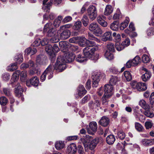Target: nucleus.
Listing matches in <instances>:
<instances>
[{
  "instance_id": "nucleus-1",
  "label": "nucleus",
  "mask_w": 154,
  "mask_h": 154,
  "mask_svg": "<svg viewBox=\"0 0 154 154\" xmlns=\"http://www.w3.org/2000/svg\"><path fill=\"white\" fill-rule=\"evenodd\" d=\"M75 57L73 53L69 52L65 54L63 56L58 57L55 65L59 72H62L66 67L65 63L72 62L74 60Z\"/></svg>"
},
{
  "instance_id": "nucleus-2",
  "label": "nucleus",
  "mask_w": 154,
  "mask_h": 154,
  "mask_svg": "<svg viewBox=\"0 0 154 154\" xmlns=\"http://www.w3.org/2000/svg\"><path fill=\"white\" fill-rule=\"evenodd\" d=\"M52 23L50 22L47 23L44 26L43 29L44 33H46L47 36L52 38L50 41L52 43H56L60 40V36L57 32V29L53 28Z\"/></svg>"
},
{
  "instance_id": "nucleus-3",
  "label": "nucleus",
  "mask_w": 154,
  "mask_h": 154,
  "mask_svg": "<svg viewBox=\"0 0 154 154\" xmlns=\"http://www.w3.org/2000/svg\"><path fill=\"white\" fill-rule=\"evenodd\" d=\"M78 42L81 46L84 47L85 46H95L96 45L95 42L96 41L97 42H99L100 40L99 39L95 37L91 34L89 33L88 34V38L89 40H87L85 37H78Z\"/></svg>"
},
{
  "instance_id": "nucleus-4",
  "label": "nucleus",
  "mask_w": 154,
  "mask_h": 154,
  "mask_svg": "<svg viewBox=\"0 0 154 154\" xmlns=\"http://www.w3.org/2000/svg\"><path fill=\"white\" fill-rule=\"evenodd\" d=\"M80 140L85 148L88 146V144L91 141L89 144V147L91 150L94 149L99 142V139L98 138H96L93 140L92 137L88 135H86L81 138Z\"/></svg>"
},
{
  "instance_id": "nucleus-5",
  "label": "nucleus",
  "mask_w": 154,
  "mask_h": 154,
  "mask_svg": "<svg viewBox=\"0 0 154 154\" xmlns=\"http://www.w3.org/2000/svg\"><path fill=\"white\" fill-rule=\"evenodd\" d=\"M55 69L57 71L59 72L57 68L55 65L50 64L46 69L41 76V80L42 81H44L46 76H48V79H49L53 77V72Z\"/></svg>"
},
{
  "instance_id": "nucleus-6",
  "label": "nucleus",
  "mask_w": 154,
  "mask_h": 154,
  "mask_svg": "<svg viewBox=\"0 0 154 154\" xmlns=\"http://www.w3.org/2000/svg\"><path fill=\"white\" fill-rule=\"evenodd\" d=\"M88 16L90 20H93L97 17V8L93 5H90L87 9Z\"/></svg>"
},
{
  "instance_id": "nucleus-7",
  "label": "nucleus",
  "mask_w": 154,
  "mask_h": 154,
  "mask_svg": "<svg viewBox=\"0 0 154 154\" xmlns=\"http://www.w3.org/2000/svg\"><path fill=\"white\" fill-rule=\"evenodd\" d=\"M89 30L93 32L97 36H99L103 33V31L98 24L95 22L91 23L89 26Z\"/></svg>"
},
{
  "instance_id": "nucleus-8",
  "label": "nucleus",
  "mask_w": 154,
  "mask_h": 154,
  "mask_svg": "<svg viewBox=\"0 0 154 154\" xmlns=\"http://www.w3.org/2000/svg\"><path fill=\"white\" fill-rule=\"evenodd\" d=\"M94 46L89 45L85 47L83 50V55L87 58H91L96 50Z\"/></svg>"
},
{
  "instance_id": "nucleus-9",
  "label": "nucleus",
  "mask_w": 154,
  "mask_h": 154,
  "mask_svg": "<svg viewBox=\"0 0 154 154\" xmlns=\"http://www.w3.org/2000/svg\"><path fill=\"white\" fill-rule=\"evenodd\" d=\"M104 94L106 96L111 97L113 94V87L111 85L106 84L104 85Z\"/></svg>"
},
{
  "instance_id": "nucleus-10",
  "label": "nucleus",
  "mask_w": 154,
  "mask_h": 154,
  "mask_svg": "<svg viewBox=\"0 0 154 154\" xmlns=\"http://www.w3.org/2000/svg\"><path fill=\"white\" fill-rule=\"evenodd\" d=\"M101 74L100 73H97L93 75L92 76L93 79L92 86L96 88L98 85V82L100 80V77Z\"/></svg>"
},
{
  "instance_id": "nucleus-11",
  "label": "nucleus",
  "mask_w": 154,
  "mask_h": 154,
  "mask_svg": "<svg viewBox=\"0 0 154 154\" xmlns=\"http://www.w3.org/2000/svg\"><path fill=\"white\" fill-rule=\"evenodd\" d=\"M47 57L42 55L38 56L36 59L37 63L40 65H43L47 63Z\"/></svg>"
},
{
  "instance_id": "nucleus-12",
  "label": "nucleus",
  "mask_w": 154,
  "mask_h": 154,
  "mask_svg": "<svg viewBox=\"0 0 154 154\" xmlns=\"http://www.w3.org/2000/svg\"><path fill=\"white\" fill-rule=\"evenodd\" d=\"M89 125L90 129L88 130V133L89 134H94L97 131V124L96 122H91L89 123Z\"/></svg>"
},
{
  "instance_id": "nucleus-13",
  "label": "nucleus",
  "mask_w": 154,
  "mask_h": 154,
  "mask_svg": "<svg viewBox=\"0 0 154 154\" xmlns=\"http://www.w3.org/2000/svg\"><path fill=\"white\" fill-rule=\"evenodd\" d=\"M61 0H51L50 2L48 4L46 5L43 7V10L45 12H49L50 10V7L51 6L52 3L55 4H59L61 2Z\"/></svg>"
},
{
  "instance_id": "nucleus-14",
  "label": "nucleus",
  "mask_w": 154,
  "mask_h": 154,
  "mask_svg": "<svg viewBox=\"0 0 154 154\" xmlns=\"http://www.w3.org/2000/svg\"><path fill=\"white\" fill-rule=\"evenodd\" d=\"M77 150V148L75 144L72 143L67 147V151L68 154H75Z\"/></svg>"
},
{
  "instance_id": "nucleus-15",
  "label": "nucleus",
  "mask_w": 154,
  "mask_h": 154,
  "mask_svg": "<svg viewBox=\"0 0 154 154\" xmlns=\"http://www.w3.org/2000/svg\"><path fill=\"white\" fill-rule=\"evenodd\" d=\"M112 39V33L111 32H107L105 33L102 36V40L104 42L111 40Z\"/></svg>"
},
{
  "instance_id": "nucleus-16",
  "label": "nucleus",
  "mask_w": 154,
  "mask_h": 154,
  "mask_svg": "<svg viewBox=\"0 0 154 154\" xmlns=\"http://www.w3.org/2000/svg\"><path fill=\"white\" fill-rule=\"evenodd\" d=\"M70 32L68 29L63 30L61 33L60 37L62 39L65 40L68 38L70 35Z\"/></svg>"
},
{
  "instance_id": "nucleus-17",
  "label": "nucleus",
  "mask_w": 154,
  "mask_h": 154,
  "mask_svg": "<svg viewBox=\"0 0 154 154\" xmlns=\"http://www.w3.org/2000/svg\"><path fill=\"white\" fill-rule=\"evenodd\" d=\"M100 124L104 127L107 126L109 123V119L105 116L103 117L99 122Z\"/></svg>"
},
{
  "instance_id": "nucleus-18",
  "label": "nucleus",
  "mask_w": 154,
  "mask_h": 154,
  "mask_svg": "<svg viewBox=\"0 0 154 154\" xmlns=\"http://www.w3.org/2000/svg\"><path fill=\"white\" fill-rule=\"evenodd\" d=\"M147 86L144 83H138L136 85L135 89L139 91H143L147 89Z\"/></svg>"
},
{
  "instance_id": "nucleus-19",
  "label": "nucleus",
  "mask_w": 154,
  "mask_h": 154,
  "mask_svg": "<svg viewBox=\"0 0 154 154\" xmlns=\"http://www.w3.org/2000/svg\"><path fill=\"white\" fill-rule=\"evenodd\" d=\"M141 142L144 146H151L154 144V139H144L141 140Z\"/></svg>"
},
{
  "instance_id": "nucleus-20",
  "label": "nucleus",
  "mask_w": 154,
  "mask_h": 154,
  "mask_svg": "<svg viewBox=\"0 0 154 154\" xmlns=\"http://www.w3.org/2000/svg\"><path fill=\"white\" fill-rule=\"evenodd\" d=\"M23 90L20 84L17 83L15 88V93L17 97H20L22 95Z\"/></svg>"
},
{
  "instance_id": "nucleus-21",
  "label": "nucleus",
  "mask_w": 154,
  "mask_h": 154,
  "mask_svg": "<svg viewBox=\"0 0 154 154\" xmlns=\"http://www.w3.org/2000/svg\"><path fill=\"white\" fill-rule=\"evenodd\" d=\"M105 17L103 16H99L97 18L98 23L102 26L106 27L107 25V23L103 19Z\"/></svg>"
},
{
  "instance_id": "nucleus-22",
  "label": "nucleus",
  "mask_w": 154,
  "mask_h": 154,
  "mask_svg": "<svg viewBox=\"0 0 154 154\" xmlns=\"http://www.w3.org/2000/svg\"><path fill=\"white\" fill-rule=\"evenodd\" d=\"M106 140L107 144L109 145H112L114 143L116 139L114 135L110 134L106 137Z\"/></svg>"
},
{
  "instance_id": "nucleus-23",
  "label": "nucleus",
  "mask_w": 154,
  "mask_h": 154,
  "mask_svg": "<svg viewBox=\"0 0 154 154\" xmlns=\"http://www.w3.org/2000/svg\"><path fill=\"white\" fill-rule=\"evenodd\" d=\"M76 61L80 63L84 62L87 61V59L83 55L79 54L76 57Z\"/></svg>"
},
{
  "instance_id": "nucleus-24",
  "label": "nucleus",
  "mask_w": 154,
  "mask_h": 154,
  "mask_svg": "<svg viewBox=\"0 0 154 154\" xmlns=\"http://www.w3.org/2000/svg\"><path fill=\"white\" fill-rule=\"evenodd\" d=\"M20 74V71L19 70H17L13 73L11 79L12 82H15L18 79Z\"/></svg>"
},
{
  "instance_id": "nucleus-25",
  "label": "nucleus",
  "mask_w": 154,
  "mask_h": 154,
  "mask_svg": "<svg viewBox=\"0 0 154 154\" xmlns=\"http://www.w3.org/2000/svg\"><path fill=\"white\" fill-rule=\"evenodd\" d=\"M55 146L57 150H59L64 147L65 144L63 141H57L55 143Z\"/></svg>"
},
{
  "instance_id": "nucleus-26",
  "label": "nucleus",
  "mask_w": 154,
  "mask_h": 154,
  "mask_svg": "<svg viewBox=\"0 0 154 154\" xmlns=\"http://www.w3.org/2000/svg\"><path fill=\"white\" fill-rule=\"evenodd\" d=\"M139 105L145 110L150 109L149 105L143 100H141L139 101Z\"/></svg>"
},
{
  "instance_id": "nucleus-27",
  "label": "nucleus",
  "mask_w": 154,
  "mask_h": 154,
  "mask_svg": "<svg viewBox=\"0 0 154 154\" xmlns=\"http://www.w3.org/2000/svg\"><path fill=\"white\" fill-rule=\"evenodd\" d=\"M30 82L31 85L34 86H37L39 83V79L36 76L32 78Z\"/></svg>"
},
{
  "instance_id": "nucleus-28",
  "label": "nucleus",
  "mask_w": 154,
  "mask_h": 154,
  "mask_svg": "<svg viewBox=\"0 0 154 154\" xmlns=\"http://www.w3.org/2000/svg\"><path fill=\"white\" fill-rule=\"evenodd\" d=\"M151 76V74L149 71H147L141 76L143 81L146 82L148 80Z\"/></svg>"
},
{
  "instance_id": "nucleus-29",
  "label": "nucleus",
  "mask_w": 154,
  "mask_h": 154,
  "mask_svg": "<svg viewBox=\"0 0 154 154\" xmlns=\"http://www.w3.org/2000/svg\"><path fill=\"white\" fill-rule=\"evenodd\" d=\"M52 46L51 45H48L45 48V51L50 56H52L54 54Z\"/></svg>"
},
{
  "instance_id": "nucleus-30",
  "label": "nucleus",
  "mask_w": 154,
  "mask_h": 154,
  "mask_svg": "<svg viewBox=\"0 0 154 154\" xmlns=\"http://www.w3.org/2000/svg\"><path fill=\"white\" fill-rule=\"evenodd\" d=\"M119 24L116 21H114L110 25V29L113 31H117L119 29Z\"/></svg>"
},
{
  "instance_id": "nucleus-31",
  "label": "nucleus",
  "mask_w": 154,
  "mask_h": 154,
  "mask_svg": "<svg viewBox=\"0 0 154 154\" xmlns=\"http://www.w3.org/2000/svg\"><path fill=\"white\" fill-rule=\"evenodd\" d=\"M129 23V19L128 17H126L125 21L121 24L120 26V29L121 30H123L124 29L128 26Z\"/></svg>"
},
{
  "instance_id": "nucleus-32",
  "label": "nucleus",
  "mask_w": 154,
  "mask_h": 154,
  "mask_svg": "<svg viewBox=\"0 0 154 154\" xmlns=\"http://www.w3.org/2000/svg\"><path fill=\"white\" fill-rule=\"evenodd\" d=\"M112 9L110 5H107L105 10L104 14L106 15H108L110 14L112 12Z\"/></svg>"
},
{
  "instance_id": "nucleus-33",
  "label": "nucleus",
  "mask_w": 154,
  "mask_h": 154,
  "mask_svg": "<svg viewBox=\"0 0 154 154\" xmlns=\"http://www.w3.org/2000/svg\"><path fill=\"white\" fill-rule=\"evenodd\" d=\"M23 59L22 54H20L15 57L14 60L18 63L20 64L23 61Z\"/></svg>"
},
{
  "instance_id": "nucleus-34",
  "label": "nucleus",
  "mask_w": 154,
  "mask_h": 154,
  "mask_svg": "<svg viewBox=\"0 0 154 154\" xmlns=\"http://www.w3.org/2000/svg\"><path fill=\"white\" fill-rule=\"evenodd\" d=\"M119 80L118 78L116 76H112L109 81V83L112 86L115 85Z\"/></svg>"
},
{
  "instance_id": "nucleus-35",
  "label": "nucleus",
  "mask_w": 154,
  "mask_h": 154,
  "mask_svg": "<svg viewBox=\"0 0 154 154\" xmlns=\"http://www.w3.org/2000/svg\"><path fill=\"white\" fill-rule=\"evenodd\" d=\"M105 57L108 60H111L113 58V56L111 52L106 50L105 54Z\"/></svg>"
},
{
  "instance_id": "nucleus-36",
  "label": "nucleus",
  "mask_w": 154,
  "mask_h": 154,
  "mask_svg": "<svg viewBox=\"0 0 154 154\" xmlns=\"http://www.w3.org/2000/svg\"><path fill=\"white\" fill-rule=\"evenodd\" d=\"M82 25L81 22L80 21H78L75 23L73 28L75 30H79L81 29Z\"/></svg>"
},
{
  "instance_id": "nucleus-37",
  "label": "nucleus",
  "mask_w": 154,
  "mask_h": 154,
  "mask_svg": "<svg viewBox=\"0 0 154 154\" xmlns=\"http://www.w3.org/2000/svg\"><path fill=\"white\" fill-rule=\"evenodd\" d=\"M8 99L4 96H2L0 97V104L2 106L6 105L8 103Z\"/></svg>"
},
{
  "instance_id": "nucleus-38",
  "label": "nucleus",
  "mask_w": 154,
  "mask_h": 154,
  "mask_svg": "<svg viewBox=\"0 0 154 154\" xmlns=\"http://www.w3.org/2000/svg\"><path fill=\"white\" fill-rule=\"evenodd\" d=\"M115 47L118 51H121L125 47L122 43L120 44L119 42H116L115 43Z\"/></svg>"
},
{
  "instance_id": "nucleus-39",
  "label": "nucleus",
  "mask_w": 154,
  "mask_h": 154,
  "mask_svg": "<svg viewBox=\"0 0 154 154\" xmlns=\"http://www.w3.org/2000/svg\"><path fill=\"white\" fill-rule=\"evenodd\" d=\"M135 126L136 130L139 132H142L144 130L143 127L139 123L135 122Z\"/></svg>"
},
{
  "instance_id": "nucleus-40",
  "label": "nucleus",
  "mask_w": 154,
  "mask_h": 154,
  "mask_svg": "<svg viewBox=\"0 0 154 154\" xmlns=\"http://www.w3.org/2000/svg\"><path fill=\"white\" fill-rule=\"evenodd\" d=\"M124 73V75L128 81H130L132 79L131 75L129 71H125Z\"/></svg>"
},
{
  "instance_id": "nucleus-41",
  "label": "nucleus",
  "mask_w": 154,
  "mask_h": 154,
  "mask_svg": "<svg viewBox=\"0 0 154 154\" xmlns=\"http://www.w3.org/2000/svg\"><path fill=\"white\" fill-rule=\"evenodd\" d=\"M81 21L85 26H86L88 24L89 19L88 17L86 15H84L81 20Z\"/></svg>"
},
{
  "instance_id": "nucleus-42",
  "label": "nucleus",
  "mask_w": 154,
  "mask_h": 154,
  "mask_svg": "<svg viewBox=\"0 0 154 154\" xmlns=\"http://www.w3.org/2000/svg\"><path fill=\"white\" fill-rule=\"evenodd\" d=\"M140 60V58L138 56H136L132 60H131L134 66L137 65Z\"/></svg>"
},
{
  "instance_id": "nucleus-43",
  "label": "nucleus",
  "mask_w": 154,
  "mask_h": 154,
  "mask_svg": "<svg viewBox=\"0 0 154 154\" xmlns=\"http://www.w3.org/2000/svg\"><path fill=\"white\" fill-rule=\"evenodd\" d=\"M20 79L22 81H24L26 79L27 76V72L26 71H23L20 72Z\"/></svg>"
},
{
  "instance_id": "nucleus-44",
  "label": "nucleus",
  "mask_w": 154,
  "mask_h": 154,
  "mask_svg": "<svg viewBox=\"0 0 154 154\" xmlns=\"http://www.w3.org/2000/svg\"><path fill=\"white\" fill-rule=\"evenodd\" d=\"M59 46L63 49H66L67 48L69 43L65 41H61L59 43Z\"/></svg>"
},
{
  "instance_id": "nucleus-45",
  "label": "nucleus",
  "mask_w": 154,
  "mask_h": 154,
  "mask_svg": "<svg viewBox=\"0 0 154 154\" xmlns=\"http://www.w3.org/2000/svg\"><path fill=\"white\" fill-rule=\"evenodd\" d=\"M150 109H146L144 112V114L147 117L150 118H152L154 116V114L150 112Z\"/></svg>"
},
{
  "instance_id": "nucleus-46",
  "label": "nucleus",
  "mask_w": 154,
  "mask_h": 154,
  "mask_svg": "<svg viewBox=\"0 0 154 154\" xmlns=\"http://www.w3.org/2000/svg\"><path fill=\"white\" fill-rule=\"evenodd\" d=\"M17 68L16 63H14L11 64L8 67V69L10 71H13L16 70Z\"/></svg>"
},
{
  "instance_id": "nucleus-47",
  "label": "nucleus",
  "mask_w": 154,
  "mask_h": 154,
  "mask_svg": "<svg viewBox=\"0 0 154 154\" xmlns=\"http://www.w3.org/2000/svg\"><path fill=\"white\" fill-rule=\"evenodd\" d=\"M108 97V96H106L104 94L103 96L102 99V104L103 105H104L105 106H106L108 105V102L107 101V100L109 97Z\"/></svg>"
},
{
  "instance_id": "nucleus-48",
  "label": "nucleus",
  "mask_w": 154,
  "mask_h": 154,
  "mask_svg": "<svg viewBox=\"0 0 154 154\" xmlns=\"http://www.w3.org/2000/svg\"><path fill=\"white\" fill-rule=\"evenodd\" d=\"M118 137L121 140L123 139L125 137V134L122 131H120L117 132Z\"/></svg>"
},
{
  "instance_id": "nucleus-49",
  "label": "nucleus",
  "mask_w": 154,
  "mask_h": 154,
  "mask_svg": "<svg viewBox=\"0 0 154 154\" xmlns=\"http://www.w3.org/2000/svg\"><path fill=\"white\" fill-rule=\"evenodd\" d=\"M108 50L110 52H113L114 50V44L112 43H109L107 45Z\"/></svg>"
},
{
  "instance_id": "nucleus-50",
  "label": "nucleus",
  "mask_w": 154,
  "mask_h": 154,
  "mask_svg": "<svg viewBox=\"0 0 154 154\" xmlns=\"http://www.w3.org/2000/svg\"><path fill=\"white\" fill-rule=\"evenodd\" d=\"M142 60L144 63H146L149 62L150 59L148 55L144 54L142 57Z\"/></svg>"
},
{
  "instance_id": "nucleus-51",
  "label": "nucleus",
  "mask_w": 154,
  "mask_h": 154,
  "mask_svg": "<svg viewBox=\"0 0 154 154\" xmlns=\"http://www.w3.org/2000/svg\"><path fill=\"white\" fill-rule=\"evenodd\" d=\"M90 95H87L85 96L82 100L81 103L83 104L87 103L90 99Z\"/></svg>"
},
{
  "instance_id": "nucleus-52",
  "label": "nucleus",
  "mask_w": 154,
  "mask_h": 154,
  "mask_svg": "<svg viewBox=\"0 0 154 154\" xmlns=\"http://www.w3.org/2000/svg\"><path fill=\"white\" fill-rule=\"evenodd\" d=\"M41 40L38 38L36 39L35 41L32 44V45L33 46L35 47H37L39 46L40 44H41Z\"/></svg>"
},
{
  "instance_id": "nucleus-53",
  "label": "nucleus",
  "mask_w": 154,
  "mask_h": 154,
  "mask_svg": "<svg viewBox=\"0 0 154 154\" xmlns=\"http://www.w3.org/2000/svg\"><path fill=\"white\" fill-rule=\"evenodd\" d=\"M77 149H78V152L79 154H85V152L83 147L81 145H78V146Z\"/></svg>"
},
{
  "instance_id": "nucleus-54",
  "label": "nucleus",
  "mask_w": 154,
  "mask_h": 154,
  "mask_svg": "<svg viewBox=\"0 0 154 154\" xmlns=\"http://www.w3.org/2000/svg\"><path fill=\"white\" fill-rule=\"evenodd\" d=\"M146 33L148 36L153 35L154 33V29L152 27L148 28L147 30Z\"/></svg>"
},
{
  "instance_id": "nucleus-55",
  "label": "nucleus",
  "mask_w": 154,
  "mask_h": 154,
  "mask_svg": "<svg viewBox=\"0 0 154 154\" xmlns=\"http://www.w3.org/2000/svg\"><path fill=\"white\" fill-rule=\"evenodd\" d=\"M122 44L125 46V47L128 46L130 44V41L128 38H126L124 41L122 43Z\"/></svg>"
},
{
  "instance_id": "nucleus-56",
  "label": "nucleus",
  "mask_w": 154,
  "mask_h": 154,
  "mask_svg": "<svg viewBox=\"0 0 154 154\" xmlns=\"http://www.w3.org/2000/svg\"><path fill=\"white\" fill-rule=\"evenodd\" d=\"M10 75L9 74L7 73H4L2 75V79L5 81H7L9 80L10 78Z\"/></svg>"
},
{
  "instance_id": "nucleus-57",
  "label": "nucleus",
  "mask_w": 154,
  "mask_h": 154,
  "mask_svg": "<svg viewBox=\"0 0 154 154\" xmlns=\"http://www.w3.org/2000/svg\"><path fill=\"white\" fill-rule=\"evenodd\" d=\"M145 125L146 129H149L152 128L153 124L151 122L147 121L145 122Z\"/></svg>"
},
{
  "instance_id": "nucleus-58",
  "label": "nucleus",
  "mask_w": 154,
  "mask_h": 154,
  "mask_svg": "<svg viewBox=\"0 0 154 154\" xmlns=\"http://www.w3.org/2000/svg\"><path fill=\"white\" fill-rule=\"evenodd\" d=\"M3 90L4 94L6 95L9 97L11 95V91L10 89H7L6 88H3Z\"/></svg>"
},
{
  "instance_id": "nucleus-59",
  "label": "nucleus",
  "mask_w": 154,
  "mask_h": 154,
  "mask_svg": "<svg viewBox=\"0 0 154 154\" xmlns=\"http://www.w3.org/2000/svg\"><path fill=\"white\" fill-rule=\"evenodd\" d=\"M78 37H75L70 38L69 40V42L70 43H76L78 42Z\"/></svg>"
},
{
  "instance_id": "nucleus-60",
  "label": "nucleus",
  "mask_w": 154,
  "mask_h": 154,
  "mask_svg": "<svg viewBox=\"0 0 154 154\" xmlns=\"http://www.w3.org/2000/svg\"><path fill=\"white\" fill-rule=\"evenodd\" d=\"M53 50L54 52V54L53 55H54V52H57L59 51V48H58V45L56 44H54L52 46Z\"/></svg>"
},
{
  "instance_id": "nucleus-61",
  "label": "nucleus",
  "mask_w": 154,
  "mask_h": 154,
  "mask_svg": "<svg viewBox=\"0 0 154 154\" xmlns=\"http://www.w3.org/2000/svg\"><path fill=\"white\" fill-rule=\"evenodd\" d=\"M72 17L70 16H67L65 17L63 20V21L65 23L71 21L72 20Z\"/></svg>"
},
{
  "instance_id": "nucleus-62",
  "label": "nucleus",
  "mask_w": 154,
  "mask_h": 154,
  "mask_svg": "<svg viewBox=\"0 0 154 154\" xmlns=\"http://www.w3.org/2000/svg\"><path fill=\"white\" fill-rule=\"evenodd\" d=\"M61 22L58 20L55 19L53 23V25L56 28L59 26L60 25Z\"/></svg>"
},
{
  "instance_id": "nucleus-63",
  "label": "nucleus",
  "mask_w": 154,
  "mask_h": 154,
  "mask_svg": "<svg viewBox=\"0 0 154 154\" xmlns=\"http://www.w3.org/2000/svg\"><path fill=\"white\" fill-rule=\"evenodd\" d=\"M72 26V24H66L63 26H61L60 27V29L61 30H63L65 29V28H68L70 27H71Z\"/></svg>"
},
{
  "instance_id": "nucleus-64",
  "label": "nucleus",
  "mask_w": 154,
  "mask_h": 154,
  "mask_svg": "<svg viewBox=\"0 0 154 154\" xmlns=\"http://www.w3.org/2000/svg\"><path fill=\"white\" fill-rule=\"evenodd\" d=\"M49 40L47 38H44L42 41H41V44L42 46H45L47 45L48 42Z\"/></svg>"
}]
</instances>
